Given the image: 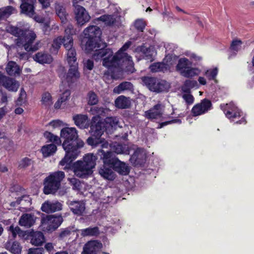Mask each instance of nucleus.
<instances>
[{
	"mask_svg": "<svg viewBox=\"0 0 254 254\" xmlns=\"http://www.w3.org/2000/svg\"><path fill=\"white\" fill-rule=\"evenodd\" d=\"M130 45V42H127L114 56L113 51L110 49L100 48L95 50L92 57L96 61L102 59L103 65L108 69L125 66L127 71L133 72L134 68L131 57L125 53Z\"/></svg>",
	"mask_w": 254,
	"mask_h": 254,
	"instance_id": "nucleus-1",
	"label": "nucleus"
},
{
	"mask_svg": "<svg viewBox=\"0 0 254 254\" xmlns=\"http://www.w3.org/2000/svg\"><path fill=\"white\" fill-rule=\"evenodd\" d=\"M61 138L63 140L62 146L65 152L64 158L60 165L64 166V170L70 167L71 163L80 154V149L83 147L84 142L78 138L77 130L74 127H64L61 129Z\"/></svg>",
	"mask_w": 254,
	"mask_h": 254,
	"instance_id": "nucleus-2",
	"label": "nucleus"
},
{
	"mask_svg": "<svg viewBox=\"0 0 254 254\" xmlns=\"http://www.w3.org/2000/svg\"><path fill=\"white\" fill-rule=\"evenodd\" d=\"M98 154L104 163V166L99 169V173L104 178L108 180H113L115 179V174L111 168L122 175H126L129 173L128 166L119 160L112 152H105L103 150H100Z\"/></svg>",
	"mask_w": 254,
	"mask_h": 254,
	"instance_id": "nucleus-3",
	"label": "nucleus"
},
{
	"mask_svg": "<svg viewBox=\"0 0 254 254\" xmlns=\"http://www.w3.org/2000/svg\"><path fill=\"white\" fill-rule=\"evenodd\" d=\"M6 31L17 37L16 44L17 46H22L27 52H34L39 49L38 43L33 44L36 35L32 30H23L18 28L9 25L6 28Z\"/></svg>",
	"mask_w": 254,
	"mask_h": 254,
	"instance_id": "nucleus-4",
	"label": "nucleus"
},
{
	"mask_svg": "<svg viewBox=\"0 0 254 254\" xmlns=\"http://www.w3.org/2000/svg\"><path fill=\"white\" fill-rule=\"evenodd\" d=\"M97 157L92 153L85 154L82 159L73 163L72 170L74 175L79 178H86L93 173V169L96 164Z\"/></svg>",
	"mask_w": 254,
	"mask_h": 254,
	"instance_id": "nucleus-5",
	"label": "nucleus"
},
{
	"mask_svg": "<svg viewBox=\"0 0 254 254\" xmlns=\"http://www.w3.org/2000/svg\"><path fill=\"white\" fill-rule=\"evenodd\" d=\"M100 118L98 116H94L92 119L90 126V130L92 136L87 139L88 145L93 147H96L99 144H101L102 148H108V143L101 136L104 132V126L103 123L100 122Z\"/></svg>",
	"mask_w": 254,
	"mask_h": 254,
	"instance_id": "nucleus-6",
	"label": "nucleus"
},
{
	"mask_svg": "<svg viewBox=\"0 0 254 254\" xmlns=\"http://www.w3.org/2000/svg\"><path fill=\"white\" fill-rule=\"evenodd\" d=\"M84 34L88 38L85 45V50L87 53L94 52L96 49L106 46V43L100 39L101 31L98 26H89L84 30Z\"/></svg>",
	"mask_w": 254,
	"mask_h": 254,
	"instance_id": "nucleus-7",
	"label": "nucleus"
},
{
	"mask_svg": "<svg viewBox=\"0 0 254 254\" xmlns=\"http://www.w3.org/2000/svg\"><path fill=\"white\" fill-rule=\"evenodd\" d=\"M64 176V173L62 171H57L50 174L44 180V193L49 194L55 193L59 189L61 183Z\"/></svg>",
	"mask_w": 254,
	"mask_h": 254,
	"instance_id": "nucleus-8",
	"label": "nucleus"
},
{
	"mask_svg": "<svg viewBox=\"0 0 254 254\" xmlns=\"http://www.w3.org/2000/svg\"><path fill=\"white\" fill-rule=\"evenodd\" d=\"M192 62L188 59L182 58L179 60L176 66V70L182 76L189 78L199 74L200 70L196 67H192Z\"/></svg>",
	"mask_w": 254,
	"mask_h": 254,
	"instance_id": "nucleus-9",
	"label": "nucleus"
},
{
	"mask_svg": "<svg viewBox=\"0 0 254 254\" xmlns=\"http://www.w3.org/2000/svg\"><path fill=\"white\" fill-rule=\"evenodd\" d=\"M142 82L151 91L156 92L166 91L170 88L169 84L165 80L153 77H144Z\"/></svg>",
	"mask_w": 254,
	"mask_h": 254,
	"instance_id": "nucleus-10",
	"label": "nucleus"
},
{
	"mask_svg": "<svg viewBox=\"0 0 254 254\" xmlns=\"http://www.w3.org/2000/svg\"><path fill=\"white\" fill-rule=\"evenodd\" d=\"M63 221L61 216L47 215L42 219L41 224L44 229L47 231H52L58 228Z\"/></svg>",
	"mask_w": 254,
	"mask_h": 254,
	"instance_id": "nucleus-11",
	"label": "nucleus"
},
{
	"mask_svg": "<svg viewBox=\"0 0 254 254\" xmlns=\"http://www.w3.org/2000/svg\"><path fill=\"white\" fill-rule=\"evenodd\" d=\"M73 5L74 7V11L75 19L79 25H83L90 19V16L86 9L81 6L75 4L74 2Z\"/></svg>",
	"mask_w": 254,
	"mask_h": 254,
	"instance_id": "nucleus-12",
	"label": "nucleus"
},
{
	"mask_svg": "<svg viewBox=\"0 0 254 254\" xmlns=\"http://www.w3.org/2000/svg\"><path fill=\"white\" fill-rule=\"evenodd\" d=\"M102 248V244L98 241H90L86 243L81 254H97Z\"/></svg>",
	"mask_w": 254,
	"mask_h": 254,
	"instance_id": "nucleus-13",
	"label": "nucleus"
},
{
	"mask_svg": "<svg viewBox=\"0 0 254 254\" xmlns=\"http://www.w3.org/2000/svg\"><path fill=\"white\" fill-rule=\"evenodd\" d=\"M211 106V102L208 100L204 99L200 103L195 105L192 108L191 112L193 116H199L207 112Z\"/></svg>",
	"mask_w": 254,
	"mask_h": 254,
	"instance_id": "nucleus-14",
	"label": "nucleus"
},
{
	"mask_svg": "<svg viewBox=\"0 0 254 254\" xmlns=\"http://www.w3.org/2000/svg\"><path fill=\"white\" fill-rule=\"evenodd\" d=\"M226 117L232 121L241 116V112L233 103L227 104L223 109Z\"/></svg>",
	"mask_w": 254,
	"mask_h": 254,
	"instance_id": "nucleus-15",
	"label": "nucleus"
},
{
	"mask_svg": "<svg viewBox=\"0 0 254 254\" xmlns=\"http://www.w3.org/2000/svg\"><path fill=\"white\" fill-rule=\"evenodd\" d=\"M0 85L9 91L16 92L19 86V84L14 79L4 75L1 80Z\"/></svg>",
	"mask_w": 254,
	"mask_h": 254,
	"instance_id": "nucleus-16",
	"label": "nucleus"
},
{
	"mask_svg": "<svg viewBox=\"0 0 254 254\" xmlns=\"http://www.w3.org/2000/svg\"><path fill=\"white\" fill-rule=\"evenodd\" d=\"M62 208V204L57 201H51L47 200L42 205L41 210L46 213L54 212L61 210Z\"/></svg>",
	"mask_w": 254,
	"mask_h": 254,
	"instance_id": "nucleus-17",
	"label": "nucleus"
},
{
	"mask_svg": "<svg viewBox=\"0 0 254 254\" xmlns=\"http://www.w3.org/2000/svg\"><path fill=\"white\" fill-rule=\"evenodd\" d=\"M71 211L78 215H82L85 211V204L81 201H68L67 202Z\"/></svg>",
	"mask_w": 254,
	"mask_h": 254,
	"instance_id": "nucleus-18",
	"label": "nucleus"
},
{
	"mask_svg": "<svg viewBox=\"0 0 254 254\" xmlns=\"http://www.w3.org/2000/svg\"><path fill=\"white\" fill-rule=\"evenodd\" d=\"M79 77L80 74L78 70V66L74 64L72 66H69V69L65 80L69 86L71 84L76 82Z\"/></svg>",
	"mask_w": 254,
	"mask_h": 254,
	"instance_id": "nucleus-19",
	"label": "nucleus"
},
{
	"mask_svg": "<svg viewBox=\"0 0 254 254\" xmlns=\"http://www.w3.org/2000/svg\"><path fill=\"white\" fill-rule=\"evenodd\" d=\"M21 4L20 8L23 13L28 16H32L34 15V4L36 0H20Z\"/></svg>",
	"mask_w": 254,
	"mask_h": 254,
	"instance_id": "nucleus-20",
	"label": "nucleus"
},
{
	"mask_svg": "<svg viewBox=\"0 0 254 254\" xmlns=\"http://www.w3.org/2000/svg\"><path fill=\"white\" fill-rule=\"evenodd\" d=\"M137 51L140 53V54L146 60L151 61L156 55V51L153 47H147L145 46H142L137 48Z\"/></svg>",
	"mask_w": 254,
	"mask_h": 254,
	"instance_id": "nucleus-21",
	"label": "nucleus"
},
{
	"mask_svg": "<svg viewBox=\"0 0 254 254\" xmlns=\"http://www.w3.org/2000/svg\"><path fill=\"white\" fill-rule=\"evenodd\" d=\"M33 60L41 64H50L53 59L52 57L45 52H40L33 56Z\"/></svg>",
	"mask_w": 254,
	"mask_h": 254,
	"instance_id": "nucleus-22",
	"label": "nucleus"
},
{
	"mask_svg": "<svg viewBox=\"0 0 254 254\" xmlns=\"http://www.w3.org/2000/svg\"><path fill=\"white\" fill-rule=\"evenodd\" d=\"M71 29L72 26H68L67 28L65 29V34L68 35L64 37H62V44H63V45L66 50L73 48V40L71 36L72 34L70 31Z\"/></svg>",
	"mask_w": 254,
	"mask_h": 254,
	"instance_id": "nucleus-23",
	"label": "nucleus"
},
{
	"mask_svg": "<svg viewBox=\"0 0 254 254\" xmlns=\"http://www.w3.org/2000/svg\"><path fill=\"white\" fill-rule=\"evenodd\" d=\"M75 124L81 128H87L89 126L88 118L85 115H76L73 117Z\"/></svg>",
	"mask_w": 254,
	"mask_h": 254,
	"instance_id": "nucleus-24",
	"label": "nucleus"
},
{
	"mask_svg": "<svg viewBox=\"0 0 254 254\" xmlns=\"http://www.w3.org/2000/svg\"><path fill=\"white\" fill-rule=\"evenodd\" d=\"M162 110L163 107L162 105L157 104L149 111L145 112V116L148 119H157L161 117L162 114Z\"/></svg>",
	"mask_w": 254,
	"mask_h": 254,
	"instance_id": "nucleus-25",
	"label": "nucleus"
},
{
	"mask_svg": "<svg viewBox=\"0 0 254 254\" xmlns=\"http://www.w3.org/2000/svg\"><path fill=\"white\" fill-rule=\"evenodd\" d=\"M102 123L105 127L104 131L106 130L109 133L112 129H115L119 126V119L117 117H108L104 120V122H102Z\"/></svg>",
	"mask_w": 254,
	"mask_h": 254,
	"instance_id": "nucleus-26",
	"label": "nucleus"
},
{
	"mask_svg": "<svg viewBox=\"0 0 254 254\" xmlns=\"http://www.w3.org/2000/svg\"><path fill=\"white\" fill-rule=\"evenodd\" d=\"M36 217L32 214L22 215L19 221V224L22 226L27 228L31 227L35 222Z\"/></svg>",
	"mask_w": 254,
	"mask_h": 254,
	"instance_id": "nucleus-27",
	"label": "nucleus"
},
{
	"mask_svg": "<svg viewBox=\"0 0 254 254\" xmlns=\"http://www.w3.org/2000/svg\"><path fill=\"white\" fill-rule=\"evenodd\" d=\"M5 69L7 73L10 76L19 75L22 70L19 65L13 61L8 63Z\"/></svg>",
	"mask_w": 254,
	"mask_h": 254,
	"instance_id": "nucleus-28",
	"label": "nucleus"
},
{
	"mask_svg": "<svg viewBox=\"0 0 254 254\" xmlns=\"http://www.w3.org/2000/svg\"><path fill=\"white\" fill-rule=\"evenodd\" d=\"M31 237V243L35 246H41L45 241L43 234L40 232H33Z\"/></svg>",
	"mask_w": 254,
	"mask_h": 254,
	"instance_id": "nucleus-29",
	"label": "nucleus"
},
{
	"mask_svg": "<svg viewBox=\"0 0 254 254\" xmlns=\"http://www.w3.org/2000/svg\"><path fill=\"white\" fill-rule=\"evenodd\" d=\"M112 150L113 152L118 154H128L130 149L128 145L126 144H121L119 143H114L112 145Z\"/></svg>",
	"mask_w": 254,
	"mask_h": 254,
	"instance_id": "nucleus-30",
	"label": "nucleus"
},
{
	"mask_svg": "<svg viewBox=\"0 0 254 254\" xmlns=\"http://www.w3.org/2000/svg\"><path fill=\"white\" fill-rule=\"evenodd\" d=\"M76 52L74 48L66 50V60L68 63L69 66H72L73 65L75 64L78 66V64L76 62Z\"/></svg>",
	"mask_w": 254,
	"mask_h": 254,
	"instance_id": "nucleus-31",
	"label": "nucleus"
},
{
	"mask_svg": "<svg viewBox=\"0 0 254 254\" xmlns=\"http://www.w3.org/2000/svg\"><path fill=\"white\" fill-rule=\"evenodd\" d=\"M6 249L13 254H20L21 247L17 242H11L8 241L5 245Z\"/></svg>",
	"mask_w": 254,
	"mask_h": 254,
	"instance_id": "nucleus-32",
	"label": "nucleus"
},
{
	"mask_svg": "<svg viewBox=\"0 0 254 254\" xmlns=\"http://www.w3.org/2000/svg\"><path fill=\"white\" fill-rule=\"evenodd\" d=\"M115 104L116 107L125 109L129 106L130 102L128 99L124 96H120L116 99Z\"/></svg>",
	"mask_w": 254,
	"mask_h": 254,
	"instance_id": "nucleus-33",
	"label": "nucleus"
},
{
	"mask_svg": "<svg viewBox=\"0 0 254 254\" xmlns=\"http://www.w3.org/2000/svg\"><path fill=\"white\" fill-rule=\"evenodd\" d=\"M133 89L132 84L129 82H124L118 86L114 88L113 92L116 94H120L124 91H131Z\"/></svg>",
	"mask_w": 254,
	"mask_h": 254,
	"instance_id": "nucleus-34",
	"label": "nucleus"
},
{
	"mask_svg": "<svg viewBox=\"0 0 254 254\" xmlns=\"http://www.w3.org/2000/svg\"><path fill=\"white\" fill-rule=\"evenodd\" d=\"M8 231L11 233L14 238L18 235L21 238L26 239L27 236V232L22 231L18 226L14 227L13 226H10Z\"/></svg>",
	"mask_w": 254,
	"mask_h": 254,
	"instance_id": "nucleus-35",
	"label": "nucleus"
},
{
	"mask_svg": "<svg viewBox=\"0 0 254 254\" xmlns=\"http://www.w3.org/2000/svg\"><path fill=\"white\" fill-rule=\"evenodd\" d=\"M57 150V147L54 144L45 145L41 148V152L45 157L53 155Z\"/></svg>",
	"mask_w": 254,
	"mask_h": 254,
	"instance_id": "nucleus-36",
	"label": "nucleus"
},
{
	"mask_svg": "<svg viewBox=\"0 0 254 254\" xmlns=\"http://www.w3.org/2000/svg\"><path fill=\"white\" fill-rule=\"evenodd\" d=\"M15 11V9L11 6L0 8V20L7 18Z\"/></svg>",
	"mask_w": 254,
	"mask_h": 254,
	"instance_id": "nucleus-37",
	"label": "nucleus"
},
{
	"mask_svg": "<svg viewBox=\"0 0 254 254\" xmlns=\"http://www.w3.org/2000/svg\"><path fill=\"white\" fill-rule=\"evenodd\" d=\"M177 57L173 55H167L164 59L163 63H165V67L166 70L169 69L176 62Z\"/></svg>",
	"mask_w": 254,
	"mask_h": 254,
	"instance_id": "nucleus-38",
	"label": "nucleus"
},
{
	"mask_svg": "<svg viewBox=\"0 0 254 254\" xmlns=\"http://www.w3.org/2000/svg\"><path fill=\"white\" fill-rule=\"evenodd\" d=\"M62 44V37L60 36L55 39L53 41L50 52L53 54H57Z\"/></svg>",
	"mask_w": 254,
	"mask_h": 254,
	"instance_id": "nucleus-39",
	"label": "nucleus"
},
{
	"mask_svg": "<svg viewBox=\"0 0 254 254\" xmlns=\"http://www.w3.org/2000/svg\"><path fill=\"white\" fill-rule=\"evenodd\" d=\"M42 104L46 107H50L53 104V99L51 94L49 92H45L41 97Z\"/></svg>",
	"mask_w": 254,
	"mask_h": 254,
	"instance_id": "nucleus-40",
	"label": "nucleus"
},
{
	"mask_svg": "<svg viewBox=\"0 0 254 254\" xmlns=\"http://www.w3.org/2000/svg\"><path fill=\"white\" fill-rule=\"evenodd\" d=\"M108 111L109 110L106 108H103L102 107L99 108L97 107H92L90 111L92 114H97V115L96 116L99 117L100 123H102V122L100 116H104Z\"/></svg>",
	"mask_w": 254,
	"mask_h": 254,
	"instance_id": "nucleus-41",
	"label": "nucleus"
},
{
	"mask_svg": "<svg viewBox=\"0 0 254 254\" xmlns=\"http://www.w3.org/2000/svg\"><path fill=\"white\" fill-rule=\"evenodd\" d=\"M99 234L98 228L96 227L87 228L81 230V235L83 237L95 236Z\"/></svg>",
	"mask_w": 254,
	"mask_h": 254,
	"instance_id": "nucleus-42",
	"label": "nucleus"
},
{
	"mask_svg": "<svg viewBox=\"0 0 254 254\" xmlns=\"http://www.w3.org/2000/svg\"><path fill=\"white\" fill-rule=\"evenodd\" d=\"M197 86V83L195 80H187L182 87V90L184 92H189L190 89Z\"/></svg>",
	"mask_w": 254,
	"mask_h": 254,
	"instance_id": "nucleus-43",
	"label": "nucleus"
},
{
	"mask_svg": "<svg viewBox=\"0 0 254 254\" xmlns=\"http://www.w3.org/2000/svg\"><path fill=\"white\" fill-rule=\"evenodd\" d=\"M150 70L152 72L165 71L166 70L165 67V63H157L151 65L149 67Z\"/></svg>",
	"mask_w": 254,
	"mask_h": 254,
	"instance_id": "nucleus-44",
	"label": "nucleus"
},
{
	"mask_svg": "<svg viewBox=\"0 0 254 254\" xmlns=\"http://www.w3.org/2000/svg\"><path fill=\"white\" fill-rule=\"evenodd\" d=\"M56 13L62 20V22L64 23L66 21V12L64 8L59 4H57L55 7Z\"/></svg>",
	"mask_w": 254,
	"mask_h": 254,
	"instance_id": "nucleus-45",
	"label": "nucleus"
},
{
	"mask_svg": "<svg viewBox=\"0 0 254 254\" xmlns=\"http://www.w3.org/2000/svg\"><path fill=\"white\" fill-rule=\"evenodd\" d=\"M96 20L103 21L107 25H110L114 23L115 19L112 15H104L98 18Z\"/></svg>",
	"mask_w": 254,
	"mask_h": 254,
	"instance_id": "nucleus-46",
	"label": "nucleus"
},
{
	"mask_svg": "<svg viewBox=\"0 0 254 254\" xmlns=\"http://www.w3.org/2000/svg\"><path fill=\"white\" fill-rule=\"evenodd\" d=\"M44 135L46 138L48 139L51 142H55L57 144H61L60 138L50 132L46 131L44 133Z\"/></svg>",
	"mask_w": 254,
	"mask_h": 254,
	"instance_id": "nucleus-47",
	"label": "nucleus"
},
{
	"mask_svg": "<svg viewBox=\"0 0 254 254\" xmlns=\"http://www.w3.org/2000/svg\"><path fill=\"white\" fill-rule=\"evenodd\" d=\"M16 203L17 204L28 205L31 204V199L29 196L23 195L20 199H18L16 202H12L11 205L14 206Z\"/></svg>",
	"mask_w": 254,
	"mask_h": 254,
	"instance_id": "nucleus-48",
	"label": "nucleus"
},
{
	"mask_svg": "<svg viewBox=\"0 0 254 254\" xmlns=\"http://www.w3.org/2000/svg\"><path fill=\"white\" fill-rule=\"evenodd\" d=\"M217 73V68H214L213 69H210L207 70V71H205L204 74L209 80H213L215 82H216L217 81L215 78Z\"/></svg>",
	"mask_w": 254,
	"mask_h": 254,
	"instance_id": "nucleus-49",
	"label": "nucleus"
},
{
	"mask_svg": "<svg viewBox=\"0 0 254 254\" xmlns=\"http://www.w3.org/2000/svg\"><path fill=\"white\" fill-rule=\"evenodd\" d=\"M88 104L91 105L96 104L98 102V98L95 93L90 92L87 95Z\"/></svg>",
	"mask_w": 254,
	"mask_h": 254,
	"instance_id": "nucleus-50",
	"label": "nucleus"
},
{
	"mask_svg": "<svg viewBox=\"0 0 254 254\" xmlns=\"http://www.w3.org/2000/svg\"><path fill=\"white\" fill-rule=\"evenodd\" d=\"M146 25V22L143 19H138L134 22L135 28L140 31H143Z\"/></svg>",
	"mask_w": 254,
	"mask_h": 254,
	"instance_id": "nucleus-51",
	"label": "nucleus"
},
{
	"mask_svg": "<svg viewBox=\"0 0 254 254\" xmlns=\"http://www.w3.org/2000/svg\"><path fill=\"white\" fill-rule=\"evenodd\" d=\"M33 163L32 160L27 157H25L21 159L19 162V167L20 168H24L31 165Z\"/></svg>",
	"mask_w": 254,
	"mask_h": 254,
	"instance_id": "nucleus-52",
	"label": "nucleus"
},
{
	"mask_svg": "<svg viewBox=\"0 0 254 254\" xmlns=\"http://www.w3.org/2000/svg\"><path fill=\"white\" fill-rule=\"evenodd\" d=\"M26 98V93L25 90L21 88L20 91L19 96L16 101L18 105H21L25 103Z\"/></svg>",
	"mask_w": 254,
	"mask_h": 254,
	"instance_id": "nucleus-53",
	"label": "nucleus"
},
{
	"mask_svg": "<svg viewBox=\"0 0 254 254\" xmlns=\"http://www.w3.org/2000/svg\"><path fill=\"white\" fill-rule=\"evenodd\" d=\"M242 42L240 40H235L232 43L231 49L232 50L238 52L241 49Z\"/></svg>",
	"mask_w": 254,
	"mask_h": 254,
	"instance_id": "nucleus-54",
	"label": "nucleus"
},
{
	"mask_svg": "<svg viewBox=\"0 0 254 254\" xmlns=\"http://www.w3.org/2000/svg\"><path fill=\"white\" fill-rule=\"evenodd\" d=\"M185 55L189 57L192 61L199 62L202 60V57L196 55L193 53L187 52L185 53Z\"/></svg>",
	"mask_w": 254,
	"mask_h": 254,
	"instance_id": "nucleus-55",
	"label": "nucleus"
},
{
	"mask_svg": "<svg viewBox=\"0 0 254 254\" xmlns=\"http://www.w3.org/2000/svg\"><path fill=\"white\" fill-rule=\"evenodd\" d=\"M70 95V91L68 89H66L61 95L59 99L64 103L69 99Z\"/></svg>",
	"mask_w": 254,
	"mask_h": 254,
	"instance_id": "nucleus-56",
	"label": "nucleus"
},
{
	"mask_svg": "<svg viewBox=\"0 0 254 254\" xmlns=\"http://www.w3.org/2000/svg\"><path fill=\"white\" fill-rule=\"evenodd\" d=\"M68 181H69L70 184L73 186V188L74 189H79L80 187V182L77 179L72 178L71 179H68Z\"/></svg>",
	"mask_w": 254,
	"mask_h": 254,
	"instance_id": "nucleus-57",
	"label": "nucleus"
},
{
	"mask_svg": "<svg viewBox=\"0 0 254 254\" xmlns=\"http://www.w3.org/2000/svg\"><path fill=\"white\" fill-rule=\"evenodd\" d=\"M186 93L183 95V99L186 101L187 103L189 104H192L194 101L193 97L191 94H190L189 92Z\"/></svg>",
	"mask_w": 254,
	"mask_h": 254,
	"instance_id": "nucleus-58",
	"label": "nucleus"
},
{
	"mask_svg": "<svg viewBox=\"0 0 254 254\" xmlns=\"http://www.w3.org/2000/svg\"><path fill=\"white\" fill-rule=\"evenodd\" d=\"M62 125L63 122L60 120L53 121L49 124V126L54 128L60 127L62 126Z\"/></svg>",
	"mask_w": 254,
	"mask_h": 254,
	"instance_id": "nucleus-59",
	"label": "nucleus"
},
{
	"mask_svg": "<svg viewBox=\"0 0 254 254\" xmlns=\"http://www.w3.org/2000/svg\"><path fill=\"white\" fill-rule=\"evenodd\" d=\"M172 123L181 124V121L179 119H175V120H171L170 121L164 122L160 125V126L158 127V128H161L163 127H164V126L167 125L169 124H172Z\"/></svg>",
	"mask_w": 254,
	"mask_h": 254,
	"instance_id": "nucleus-60",
	"label": "nucleus"
},
{
	"mask_svg": "<svg viewBox=\"0 0 254 254\" xmlns=\"http://www.w3.org/2000/svg\"><path fill=\"white\" fill-rule=\"evenodd\" d=\"M84 66L89 70H91L94 64L92 61L90 60H87L84 63Z\"/></svg>",
	"mask_w": 254,
	"mask_h": 254,
	"instance_id": "nucleus-61",
	"label": "nucleus"
},
{
	"mask_svg": "<svg viewBox=\"0 0 254 254\" xmlns=\"http://www.w3.org/2000/svg\"><path fill=\"white\" fill-rule=\"evenodd\" d=\"M43 250L41 249H30L28 254H42Z\"/></svg>",
	"mask_w": 254,
	"mask_h": 254,
	"instance_id": "nucleus-62",
	"label": "nucleus"
},
{
	"mask_svg": "<svg viewBox=\"0 0 254 254\" xmlns=\"http://www.w3.org/2000/svg\"><path fill=\"white\" fill-rule=\"evenodd\" d=\"M19 58L20 60H26L29 58V55L26 53H19Z\"/></svg>",
	"mask_w": 254,
	"mask_h": 254,
	"instance_id": "nucleus-63",
	"label": "nucleus"
},
{
	"mask_svg": "<svg viewBox=\"0 0 254 254\" xmlns=\"http://www.w3.org/2000/svg\"><path fill=\"white\" fill-rule=\"evenodd\" d=\"M45 249L49 252H51L54 249V245L52 243H48L45 246Z\"/></svg>",
	"mask_w": 254,
	"mask_h": 254,
	"instance_id": "nucleus-64",
	"label": "nucleus"
}]
</instances>
